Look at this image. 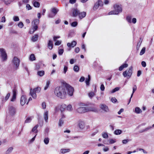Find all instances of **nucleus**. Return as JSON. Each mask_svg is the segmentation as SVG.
<instances>
[{
	"mask_svg": "<svg viewBox=\"0 0 154 154\" xmlns=\"http://www.w3.org/2000/svg\"><path fill=\"white\" fill-rule=\"evenodd\" d=\"M56 96L61 99H65L66 96V92L65 86H59L56 87L54 91Z\"/></svg>",
	"mask_w": 154,
	"mask_h": 154,
	"instance_id": "f257e3e1",
	"label": "nucleus"
},
{
	"mask_svg": "<svg viewBox=\"0 0 154 154\" xmlns=\"http://www.w3.org/2000/svg\"><path fill=\"white\" fill-rule=\"evenodd\" d=\"M113 8L114 10L110 12L109 13V15L118 14L119 13H121L122 11V8L121 5L116 4L114 5Z\"/></svg>",
	"mask_w": 154,
	"mask_h": 154,
	"instance_id": "f03ea898",
	"label": "nucleus"
},
{
	"mask_svg": "<svg viewBox=\"0 0 154 154\" xmlns=\"http://www.w3.org/2000/svg\"><path fill=\"white\" fill-rule=\"evenodd\" d=\"M41 88L39 87L35 88L33 90L31 88L30 92V95L32 96L33 98L35 99L36 97V93H39L41 91Z\"/></svg>",
	"mask_w": 154,
	"mask_h": 154,
	"instance_id": "7ed1b4c3",
	"label": "nucleus"
},
{
	"mask_svg": "<svg viewBox=\"0 0 154 154\" xmlns=\"http://www.w3.org/2000/svg\"><path fill=\"white\" fill-rule=\"evenodd\" d=\"M39 23V20L35 19L32 22V25L33 28V31L30 30V32L31 34L33 33L34 31L37 30L38 28V25Z\"/></svg>",
	"mask_w": 154,
	"mask_h": 154,
	"instance_id": "20e7f679",
	"label": "nucleus"
},
{
	"mask_svg": "<svg viewBox=\"0 0 154 154\" xmlns=\"http://www.w3.org/2000/svg\"><path fill=\"white\" fill-rule=\"evenodd\" d=\"M65 91L67 90V93L70 96H72L73 94L74 89L71 86L66 84L65 86Z\"/></svg>",
	"mask_w": 154,
	"mask_h": 154,
	"instance_id": "39448f33",
	"label": "nucleus"
},
{
	"mask_svg": "<svg viewBox=\"0 0 154 154\" xmlns=\"http://www.w3.org/2000/svg\"><path fill=\"white\" fill-rule=\"evenodd\" d=\"M20 60L17 57H14L12 60V63L15 69H18L20 64Z\"/></svg>",
	"mask_w": 154,
	"mask_h": 154,
	"instance_id": "423d86ee",
	"label": "nucleus"
},
{
	"mask_svg": "<svg viewBox=\"0 0 154 154\" xmlns=\"http://www.w3.org/2000/svg\"><path fill=\"white\" fill-rule=\"evenodd\" d=\"M0 52L2 60L3 61L6 60L7 59V56L5 49L3 48H0Z\"/></svg>",
	"mask_w": 154,
	"mask_h": 154,
	"instance_id": "0eeeda50",
	"label": "nucleus"
},
{
	"mask_svg": "<svg viewBox=\"0 0 154 154\" xmlns=\"http://www.w3.org/2000/svg\"><path fill=\"white\" fill-rule=\"evenodd\" d=\"M89 111V109L88 107H80L77 109V112L80 113H83Z\"/></svg>",
	"mask_w": 154,
	"mask_h": 154,
	"instance_id": "6e6552de",
	"label": "nucleus"
},
{
	"mask_svg": "<svg viewBox=\"0 0 154 154\" xmlns=\"http://www.w3.org/2000/svg\"><path fill=\"white\" fill-rule=\"evenodd\" d=\"M103 5V2L101 0H99L97 2H96L94 4L93 8V9L94 10H95L98 8L99 6H102Z\"/></svg>",
	"mask_w": 154,
	"mask_h": 154,
	"instance_id": "1a4fd4ad",
	"label": "nucleus"
},
{
	"mask_svg": "<svg viewBox=\"0 0 154 154\" xmlns=\"http://www.w3.org/2000/svg\"><path fill=\"white\" fill-rule=\"evenodd\" d=\"M9 114L11 116H14L16 112L15 108L13 106H10L9 108Z\"/></svg>",
	"mask_w": 154,
	"mask_h": 154,
	"instance_id": "9d476101",
	"label": "nucleus"
},
{
	"mask_svg": "<svg viewBox=\"0 0 154 154\" xmlns=\"http://www.w3.org/2000/svg\"><path fill=\"white\" fill-rule=\"evenodd\" d=\"M78 125L79 128L83 129L85 128V124L84 121L79 120L78 121Z\"/></svg>",
	"mask_w": 154,
	"mask_h": 154,
	"instance_id": "9b49d317",
	"label": "nucleus"
},
{
	"mask_svg": "<svg viewBox=\"0 0 154 154\" xmlns=\"http://www.w3.org/2000/svg\"><path fill=\"white\" fill-rule=\"evenodd\" d=\"M26 98L25 96L22 95L21 98L20 103L22 106L24 105L26 101Z\"/></svg>",
	"mask_w": 154,
	"mask_h": 154,
	"instance_id": "f8f14e48",
	"label": "nucleus"
},
{
	"mask_svg": "<svg viewBox=\"0 0 154 154\" xmlns=\"http://www.w3.org/2000/svg\"><path fill=\"white\" fill-rule=\"evenodd\" d=\"M17 90L14 89L13 90V96L11 101L12 102L15 101L16 98Z\"/></svg>",
	"mask_w": 154,
	"mask_h": 154,
	"instance_id": "ddd939ff",
	"label": "nucleus"
},
{
	"mask_svg": "<svg viewBox=\"0 0 154 154\" xmlns=\"http://www.w3.org/2000/svg\"><path fill=\"white\" fill-rule=\"evenodd\" d=\"M72 16L73 17H75L79 15V11L77 8H73L72 9Z\"/></svg>",
	"mask_w": 154,
	"mask_h": 154,
	"instance_id": "4468645a",
	"label": "nucleus"
},
{
	"mask_svg": "<svg viewBox=\"0 0 154 154\" xmlns=\"http://www.w3.org/2000/svg\"><path fill=\"white\" fill-rule=\"evenodd\" d=\"M100 108L105 112H107L109 111L108 106L105 104H101Z\"/></svg>",
	"mask_w": 154,
	"mask_h": 154,
	"instance_id": "2eb2a0df",
	"label": "nucleus"
},
{
	"mask_svg": "<svg viewBox=\"0 0 154 154\" xmlns=\"http://www.w3.org/2000/svg\"><path fill=\"white\" fill-rule=\"evenodd\" d=\"M76 42L75 41H73L71 43H68L67 44V46L69 47H72V48H73L76 45Z\"/></svg>",
	"mask_w": 154,
	"mask_h": 154,
	"instance_id": "dca6fc26",
	"label": "nucleus"
},
{
	"mask_svg": "<svg viewBox=\"0 0 154 154\" xmlns=\"http://www.w3.org/2000/svg\"><path fill=\"white\" fill-rule=\"evenodd\" d=\"M53 42L51 40H49L48 44V47L50 50H51L53 48Z\"/></svg>",
	"mask_w": 154,
	"mask_h": 154,
	"instance_id": "f3484780",
	"label": "nucleus"
},
{
	"mask_svg": "<svg viewBox=\"0 0 154 154\" xmlns=\"http://www.w3.org/2000/svg\"><path fill=\"white\" fill-rule=\"evenodd\" d=\"M44 118L45 122H47L48 119V112L47 111L45 112L44 115Z\"/></svg>",
	"mask_w": 154,
	"mask_h": 154,
	"instance_id": "a211bd4d",
	"label": "nucleus"
},
{
	"mask_svg": "<svg viewBox=\"0 0 154 154\" xmlns=\"http://www.w3.org/2000/svg\"><path fill=\"white\" fill-rule=\"evenodd\" d=\"M86 13L85 12L80 13L79 14V17L80 19H82L86 15Z\"/></svg>",
	"mask_w": 154,
	"mask_h": 154,
	"instance_id": "6ab92c4d",
	"label": "nucleus"
},
{
	"mask_svg": "<svg viewBox=\"0 0 154 154\" xmlns=\"http://www.w3.org/2000/svg\"><path fill=\"white\" fill-rule=\"evenodd\" d=\"M70 151V150L69 149H61L60 150V152L61 153L64 154Z\"/></svg>",
	"mask_w": 154,
	"mask_h": 154,
	"instance_id": "aec40b11",
	"label": "nucleus"
},
{
	"mask_svg": "<svg viewBox=\"0 0 154 154\" xmlns=\"http://www.w3.org/2000/svg\"><path fill=\"white\" fill-rule=\"evenodd\" d=\"M128 66V65L127 63H125L122 64V65L120 66L119 68V70L121 71L123 70L124 68H126Z\"/></svg>",
	"mask_w": 154,
	"mask_h": 154,
	"instance_id": "412c9836",
	"label": "nucleus"
},
{
	"mask_svg": "<svg viewBox=\"0 0 154 154\" xmlns=\"http://www.w3.org/2000/svg\"><path fill=\"white\" fill-rule=\"evenodd\" d=\"M132 72V66H131L129 68V70L128 72H127V75L129 77H131V75Z\"/></svg>",
	"mask_w": 154,
	"mask_h": 154,
	"instance_id": "4be33fe9",
	"label": "nucleus"
},
{
	"mask_svg": "<svg viewBox=\"0 0 154 154\" xmlns=\"http://www.w3.org/2000/svg\"><path fill=\"white\" fill-rule=\"evenodd\" d=\"M135 112L137 114H139L141 113L142 111L139 107H137L135 108Z\"/></svg>",
	"mask_w": 154,
	"mask_h": 154,
	"instance_id": "5701e85b",
	"label": "nucleus"
},
{
	"mask_svg": "<svg viewBox=\"0 0 154 154\" xmlns=\"http://www.w3.org/2000/svg\"><path fill=\"white\" fill-rule=\"evenodd\" d=\"M58 11L59 10L55 8H53L51 10V12L54 14V16H55Z\"/></svg>",
	"mask_w": 154,
	"mask_h": 154,
	"instance_id": "b1692460",
	"label": "nucleus"
},
{
	"mask_svg": "<svg viewBox=\"0 0 154 154\" xmlns=\"http://www.w3.org/2000/svg\"><path fill=\"white\" fill-rule=\"evenodd\" d=\"M13 148L12 147H11L9 148L6 151L5 154H9L11 153L13 150Z\"/></svg>",
	"mask_w": 154,
	"mask_h": 154,
	"instance_id": "393cba45",
	"label": "nucleus"
},
{
	"mask_svg": "<svg viewBox=\"0 0 154 154\" xmlns=\"http://www.w3.org/2000/svg\"><path fill=\"white\" fill-rule=\"evenodd\" d=\"M66 106L65 104H62L60 108V110L61 112H63V111L65 109H66Z\"/></svg>",
	"mask_w": 154,
	"mask_h": 154,
	"instance_id": "a878e982",
	"label": "nucleus"
},
{
	"mask_svg": "<svg viewBox=\"0 0 154 154\" xmlns=\"http://www.w3.org/2000/svg\"><path fill=\"white\" fill-rule=\"evenodd\" d=\"M50 84V81H49V80L47 81L46 82V85L45 87L44 88V89L45 90H46L48 89V87H49Z\"/></svg>",
	"mask_w": 154,
	"mask_h": 154,
	"instance_id": "bb28decb",
	"label": "nucleus"
},
{
	"mask_svg": "<svg viewBox=\"0 0 154 154\" xmlns=\"http://www.w3.org/2000/svg\"><path fill=\"white\" fill-rule=\"evenodd\" d=\"M79 70V66L75 65L73 67V70L76 72H78Z\"/></svg>",
	"mask_w": 154,
	"mask_h": 154,
	"instance_id": "cd10ccee",
	"label": "nucleus"
},
{
	"mask_svg": "<svg viewBox=\"0 0 154 154\" xmlns=\"http://www.w3.org/2000/svg\"><path fill=\"white\" fill-rule=\"evenodd\" d=\"M122 132V130L119 129H117L114 131V134L117 135H118L121 134Z\"/></svg>",
	"mask_w": 154,
	"mask_h": 154,
	"instance_id": "c85d7f7f",
	"label": "nucleus"
},
{
	"mask_svg": "<svg viewBox=\"0 0 154 154\" xmlns=\"http://www.w3.org/2000/svg\"><path fill=\"white\" fill-rule=\"evenodd\" d=\"M29 60L31 61H33L35 60V58L34 55L33 54H31L29 58Z\"/></svg>",
	"mask_w": 154,
	"mask_h": 154,
	"instance_id": "c756f323",
	"label": "nucleus"
},
{
	"mask_svg": "<svg viewBox=\"0 0 154 154\" xmlns=\"http://www.w3.org/2000/svg\"><path fill=\"white\" fill-rule=\"evenodd\" d=\"M45 74V72L44 71H38L37 72V74L38 75L40 76H43Z\"/></svg>",
	"mask_w": 154,
	"mask_h": 154,
	"instance_id": "7c9ffc66",
	"label": "nucleus"
},
{
	"mask_svg": "<svg viewBox=\"0 0 154 154\" xmlns=\"http://www.w3.org/2000/svg\"><path fill=\"white\" fill-rule=\"evenodd\" d=\"M33 2H34V1ZM33 5L36 8H38L40 6V3L36 1L33 2Z\"/></svg>",
	"mask_w": 154,
	"mask_h": 154,
	"instance_id": "2f4dec72",
	"label": "nucleus"
},
{
	"mask_svg": "<svg viewBox=\"0 0 154 154\" xmlns=\"http://www.w3.org/2000/svg\"><path fill=\"white\" fill-rule=\"evenodd\" d=\"M49 141V138L48 137H46L45 138L44 140V143L46 144L47 145L48 144Z\"/></svg>",
	"mask_w": 154,
	"mask_h": 154,
	"instance_id": "473e14b6",
	"label": "nucleus"
},
{
	"mask_svg": "<svg viewBox=\"0 0 154 154\" xmlns=\"http://www.w3.org/2000/svg\"><path fill=\"white\" fill-rule=\"evenodd\" d=\"M120 88V87H117L113 89L111 91V93H114L116 91H118Z\"/></svg>",
	"mask_w": 154,
	"mask_h": 154,
	"instance_id": "72a5a7b5",
	"label": "nucleus"
},
{
	"mask_svg": "<svg viewBox=\"0 0 154 154\" xmlns=\"http://www.w3.org/2000/svg\"><path fill=\"white\" fill-rule=\"evenodd\" d=\"M95 95V94L93 92H91L88 93V96L90 98H92Z\"/></svg>",
	"mask_w": 154,
	"mask_h": 154,
	"instance_id": "f704fd0d",
	"label": "nucleus"
},
{
	"mask_svg": "<svg viewBox=\"0 0 154 154\" xmlns=\"http://www.w3.org/2000/svg\"><path fill=\"white\" fill-rule=\"evenodd\" d=\"M90 76L89 75H88V78L86 79L85 80V82L86 83V84L87 85H89V82L90 80Z\"/></svg>",
	"mask_w": 154,
	"mask_h": 154,
	"instance_id": "c9c22d12",
	"label": "nucleus"
},
{
	"mask_svg": "<svg viewBox=\"0 0 154 154\" xmlns=\"http://www.w3.org/2000/svg\"><path fill=\"white\" fill-rule=\"evenodd\" d=\"M64 123V120L62 119H60L59 122V126H61Z\"/></svg>",
	"mask_w": 154,
	"mask_h": 154,
	"instance_id": "e433bc0d",
	"label": "nucleus"
},
{
	"mask_svg": "<svg viewBox=\"0 0 154 154\" xmlns=\"http://www.w3.org/2000/svg\"><path fill=\"white\" fill-rule=\"evenodd\" d=\"M146 48L145 47H143L141 49L140 52V55H143L145 52Z\"/></svg>",
	"mask_w": 154,
	"mask_h": 154,
	"instance_id": "4c0bfd02",
	"label": "nucleus"
},
{
	"mask_svg": "<svg viewBox=\"0 0 154 154\" xmlns=\"http://www.w3.org/2000/svg\"><path fill=\"white\" fill-rule=\"evenodd\" d=\"M32 120V119L31 117L28 118L25 120V123H29L31 122Z\"/></svg>",
	"mask_w": 154,
	"mask_h": 154,
	"instance_id": "58836bf2",
	"label": "nucleus"
},
{
	"mask_svg": "<svg viewBox=\"0 0 154 154\" xmlns=\"http://www.w3.org/2000/svg\"><path fill=\"white\" fill-rule=\"evenodd\" d=\"M71 25L72 26L75 27L77 25L78 23L76 21H74L71 23Z\"/></svg>",
	"mask_w": 154,
	"mask_h": 154,
	"instance_id": "ea45409f",
	"label": "nucleus"
},
{
	"mask_svg": "<svg viewBox=\"0 0 154 154\" xmlns=\"http://www.w3.org/2000/svg\"><path fill=\"white\" fill-rule=\"evenodd\" d=\"M131 17L130 16H127L126 17V20L128 23H131Z\"/></svg>",
	"mask_w": 154,
	"mask_h": 154,
	"instance_id": "a19ab883",
	"label": "nucleus"
},
{
	"mask_svg": "<svg viewBox=\"0 0 154 154\" xmlns=\"http://www.w3.org/2000/svg\"><path fill=\"white\" fill-rule=\"evenodd\" d=\"M13 20L15 21H18L19 20V17L17 16H14L13 17Z\"/></svg>",
	"mask_w": 154,
	"mask_h": 154,
	"instance_id": "79ce46f5",
	"label": "nucleus"
},
{
	"mask_svg": "<svg viewBox=\"0 0 154 154\" xmlns=\"http://www.w3.org/2000/svg\"><path fill=\"white\" fill-rule=\"evenodd\" d=\"M102 136L103 137L105 138H107L108 137V134L107 133H104L102 134Z\"/></svg>",
	"mask_w": 154,
	"mask_h": 154,
	"instance_id": "37998d69",
	"label": "nucleus"
},
{
	"mask_svg": "<svg viewBox=\"0 0 154 154\" xmlns=\"http://www.w3.org/2000/svg\"><path fill=\"white\" fill-rule=\"evenodd\" d=\"M63 49H59L58 52L59 55H62L63 52Z\"/></svg>",
	"mask_w": 154,
	"mask_h": 154,
	"instance_id": "c03bdc74",
	"label": "nucleus"
},
{
	"mask_svg": "<svg viewBox=\"0 0 154 154\" xmlns=\"http://www.w3.org/2000/svg\"><path fill=\"white\" fill-rule=\"evenodd\" d=\"M67 109L69 111H71L72 110V106L71 105H68L67 107Z\"/></svg>",
	"mask_w": 154,
	"mask_h": 154,
	"instance_id": "a18cd8bd",
	"label": "nucleus"
},
{
	"mask_svg": "<svg viewBox=\"0 0 154 154\" xmlns=\"http://www.w3.org/2000/svg\"><path fill=\"white\" fill-rule=\"evenodd\" d=\"M10 95V93H8L5 97V101H7L9 99Z\"/></svg>",
	"mask_w": 154,
	"mask_h": 154,
	"instance_id": "49530a36",
	"label": "nucleus"
},
{
	"mask_svg": "<svg viewBox=\"0 0 154 154\" xmlns=\"http://www.w3.org/2000/svg\"><path fill=\"white\" fill-rule=\"evenodd\" d=\"M26 9L28 10H31L32 9V7L29 4H26Z\"/></svg>",
	"mask_w": 154,
	"mask_h": 154,
	"instance_id": "de8ad7c7",
	"label": "nucleus"
},
{
	"mask_svg": "<svg viewBox=\"0 0 154 154\" xmlns=\"http://www.w3.org/2000/svg\"><path fill=\"white\" fill-rule=\"evenodd\" d=\"M38 127V125H37L35 126L32 129V132H34L37 129V128Z\"/></svg>",
	"mask_w": 154,
	"mask_h": 154,
	"instance_id": "09e8293b",
	"label": "nucleus"
},
{
	"mask_svg": "<svg viewBox=\"0 0 154 154\" xmlns=\"http://www.w3.org/2000/svg\"><path fill=\"white\" fill-rule=\"evenodd\" d=\"M130 141V140L129 139L124 140H122V143L124 144H125Z\"/></svg>",
	"mask_w": 154,
	"mask_h": 154,
	"instance_id": "8fccbe9b",
	"label": "nucleus"
},
{
	"mask_svg": "<svg viewBox=\"0 0 154 154\" xmlns=\"http://www.w3.org/2000/svg\"><path fill=\"white\" fill-rule=\"evenodd\" d=\"M137 90V87L136 85H134L133 88V91L131 95H133V94L135 92V91Z\"/></svg>",
	"mask_w": 154,
	"mask_h": 154,
	"instance_id": "3c124183",
	"label": "nucleus"
},
{
	"mask_svg": "<svg viewBox=\"0 0 154 154\" xmlns=\"http://www.w3.org/2000/svg\"><path fill=\"white\" fill-rule=\"evenodd\" d=\"M42 106L43 109H45L46 107V105L45 102H43L42 103Z\"/></svg>",
	"mask_w": 154,
	"mask_h": 154,
	"instance_id": "603ef678",
	"label": "nucleus"
},
{
	"mask_svg": "<svg viewBox=\"0 0 154 154\" xmlns=\"http://www.w3.org/2000/svg\"><path fill=\"white\" fill-rule=\"evenodd\" d=\"M18 26L20 28H22L23 26V24L22 22H20L18 24Z\"/></svg>",
	"mask_w": 154,
	"mask_h": 154,
	"instance_id": "864d4df0",
	"label": "nucleus"
},
{
	"mask_svg": "<svg viewBox=\"0 0 154 154\" xmlns=\"http://www.w3.org/2000/svg\"><path fill=\"white\" fill-rule=\"evenodd\" d=\"M61 44V41H57L55 43V45H59Z\"/></svg>",
	"mask_w": 154,
	"mask_h": 154,
	"instance_id": "5fc2aeb1",
	"label": "nucleus"
},
{
	"mask_svg": "<svg viewBox=\"0 0 154 154\" xmlns=\"http://www.w3.org/2000/svg\"><path fill=\"white\" fill-rule=\"evenodd\" d=\"M100 90L102 91H104L105 89V87L104 85L103 84H101L100 87Z\"/></svg>",
	"mask_w": 154,
	"mask_h": 154,
	"instance_id": "6e6d98bb",
	"label": "nucleus"
},
{
	"mask_svg": "<svg viewBox=\"0 0 154 154\" xmlns=\"http://www.w3.org/2000/svg\"><path fill=\"white\" fill-rule=\"evenodd\" d=\"M115 140H113V139H111L109 140V144H113L116 142Z\"/></svg>",
	"mask_w": 154,
	"mask_h": 154,
	"instance_id": "4d7b16f0",
	"label": "nucleus"
},
{
	"mask_svg": "<svg viewBox=\"0 0 154 154\" xmlns=\"http://www.w3.org/2000/svg\"><path fill=\"white\" fill-rule=\"evenodd\" d=\"M111 100L112 102L115 103L117 101V100L115 97H112Z\"/></svg>",
	"mask_w": 154,
	"mask_h": 154,
	"instance_id": "13d9d810",
	"label": "nucleus"
},
{
	"mask_svg": "<svg viewBox=\"0 0 154 154\" xmlns=\"http://www.w3.org/2000/svg\"><path fill=\"white\" fill-rule=\"evenodd\" d=\"M152 128V127H151V126L145 128V129H144L143 131H145V132L146 131H148V130H149V129L151 128Z\"/></svg>",
	"mask_w": 154,
	"mask_h": 154,
	"instance_id": "bf43d9fd",
	"label": "nucleus"
},
{
	"mask_svg": "<svg viewBox=\"0 0 154 154\" xmlns=\"http://www.w3.org/2000/svg\"><path fill=\"white\" fill-rule=\"evenodd\" d=\"M68 69V67L66 66H65L64 67V72L65 74L66 73V72L67 71Z\"/></svg>",
	"mask_w": 154,
	"mask_h": 154,
	"instance_id": "052dcab7",
	"label": "nucleus"
},
{
	"mask_svg": "<svg viewBox=\"0 0 154 154\" xmlns=\"http://www.w3.org/2000/svg\"><path fill=\"white\" fill-rule=\"evenodd\" d=\"M85 77L83 76H82L80 79L79 81L81 82H83L85 80Z\"/></svg>",
	"mask_w": 154,
	"mask_h": 154,
	"instance_id": "680f3d73",
	"label": "nucleus"
},
{
	"mask_svg": "<svg viewBox=\"0 0 154 154\" xmlns=\"http://www.w3.org/2000/svg\"><path fill=\"white\" fill-rule=\"evenodd\" d=\"M141 64L142 66L143 67H145L146 66V63L144 61H143L141 62Z\"/></svg>",
	"mask_w": 154,
	"mask_h": 154,
	"instance_id": "e2e57ef3",
	"label": "nucleus"
},
{
	"mask_svg": "<svg viewBox=\"0 0 154 154\" xmlns=\"http://www.w3.org/2000/svg\"><path fill=\"white\" fill-rule=\"evenodd\" d=\"M76 0H69V2L72 4H73L75 3Z\"/></svg>",
	"mask_w": 154,
	"mask_h": 154,
	"instance_id": "0e129e2a",
	"label": "nucleus"
},
{
	"mask_svg": "<svg viewBox=\"0 0 154 154\" xmlns=\"http://www.w3.org/2000/svg\"><path fill=\"white\" fill-rule=\"evenodd\" d=\"M123 75L124 77H126L127 75V71L124 72L123 73Z\"/></svg>",
	"mask_w": 154,
	"mask_h": 154,
	"instance_id": "69168bd1",
	"label": "nucleus"
},
{
	"mask_svg": "<svg viewBox=\"0 0 154 154\" xmlns=\"http://www.w3.org/2000/svg\"><path fill=\"white\" fill-rule=\"evenodd\" d=\"M79 51H80V49L79 48V47H77L75 49V51L76 52V53H78Z\"/></svg>",
	"mask_w": 154,
	"mask_h": 154,
	"instance_id": "338daca9",
	"label": "nucleus"
},
{
	"mask_svg": "<svg viewBox=\"0 0 154 154\" xmlns=\"http://www.w3.org/2000/svg\"><path fill=\"white\" fill-rule=\"evenodd\" d=\"M5 17L4 16L2 18L1 22H5Z\"/></svg>",
	"mask_w": 154,
	"mask_h": 154,
	"instance_id": "774afa93",
	"label": "nucleus"
}]
</instances>
